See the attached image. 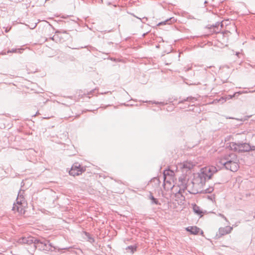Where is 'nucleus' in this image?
Masks as SVG:
<instances>
[{
	"label": "nucleus",
	"instance_id": "f257e3e1",
	"mask_svg": "<svg viewBox=\"0 0 255 255\" xmlns=\"http://www.w3.org/2000/svg\"><path fill=\"white\" fill-rule=\"evenodd\" d=\"M217 172V169L215 166L205 167L201 169L200 172L194 177L193 181H188L187 183H186V179H184L182 183L185 184L186 189H189L195 185H197L199 187L201 188L205 184L207 180L211 179L212 175Z\"/></svg>",
	"mask_w": 255,
	"mask_h": 255
},
{
	"label": "nucleus",
	"instance_id": "f03ea898",
	"mask_svg": "<svg viewBox=\"0 0 255 255\" xmlns=\"http://www.w3.org/2000/svg\"><path fill=\"white\" fill-rule=\"evenodd\" d=\"M238 158L237 155L231 153L224 155L223 157L218 159V162L223 165L226 169L232 171H236L238 168Z\"/></svg>",
	"mask_w": 255,
	"mask_h": 255
},
{
	"label": "nucleus",
	"instance_id": "7ed1b4c3",
	"mask_svg": "<svg viewBox=\"0 0 255 255\" xmlns=\"http://www.w3.org/2000/svg\"><path fill=\"white\" fill-rule=\"evenodd\" d=\"M231 150L238 152H248L255 150V146H251L247 143L231 142L228 146Z\"/></svg>",
	"mask_w": 255,
	"mask_h": 255
},
{
	"label": "nucleus",
	"instance_id": "20e7f679",
	"mask_svg": "<svg viewBox=\"0 0 255 255\" xmlns=\"http://www.w3.org/2000/svg\"><path fill=\"white\" fill-rule=\"evenodd\" d=\"M35 248H38L39 250L45 252H53L57 249V248L52 246L49 241L45 239H38L36 242Z\"/></svg>",
	"mask_w": 255,
	"mask_h": 255
},
{
	"label": "nucleus",
	"instance_id": "39448f33",
	"mask_svg": "<svg viewBox=\"0 0 255 255\" xmlns=\"http://www.w3.org/2000/svg\"><path fill=\"white\" fill-rule=\"evenodd\" d=\"M85 170V169L82 167L78 163H75L72 166L71 170L69 171V173L70 175L75 176L76 175H79L80 174H81Z\"/></svg>",
	"mask_w": 255,
	"mask_h": 255
},
{
	"label": "nucleus",
	"instance_id": "423d86ee",
	"mask_svg": "<svg viewBox=\"0 0 255 255\" xmlns=\"http://www.w3.org/2000/svg\"><path fill=\"white\" fill-rule=\"evenodd\" d=\"M193 166V163L189 161L184 162L180 165V168L182 169L183 173L190 171Z\"/></svg>",
	"mask_w": 255,
	"mask_h": 255
},
{
	"label": "nucleus",
	"instance_id": "0eeeda50",
	"mask_svg": "<svg viewBox=\"0 0 255 255\" xmlns=\"http://www.w3.org/2000/svg\"><path fill=\"white\" fill-rule=\"evenodd\" d=\"M233 229V228L230 226H226L224 228H220L219 229V234L220 236H222L225 235L230 233Z\"/></svg>",
	"mask_w": 255,
	"mask_h": 255
},
{
	"label": "nucleus",
	"instance_id": "6e6552de",
	"mask_svg": "<svg viewBox=\"0 0 255 255\" xmlns=\"http://www.w3.org/2000/svg\"><path fill=\"white\" fill-rule=\"evenodd\" d=\"M24 190H20L18 193L17 197L16 199L17 204H21L25 203V199L23 196Z\"/></svg>",
	"mask_w": 255,
	"mask_h": 255
},
{
	"label": "nucleus",
	"instance_id": "1a4fd4ad",
	"mask_svg": "<svg viewBox=\"0 0 255 255\" xmlns=\"http://www.w3.org/2000/svg\"><path fill=\"white\" fill-rule=\"evenodd\" d=\"M23 204H14L12 210L15 211H16L18 213L20 214H23L24 213V210L23 209Z\"/></svg>",
	"mask_w": 255,
	"mask_h": 255
},
{
	"label": "nucleus",
	"instance_id": "9d476101",
	"mask_svg": "<svg viewBox=\"0 0 255 255\" xmlns=\"http://www.w3.org/2000/svg\"><path fill=\"white\" fill-rule=\"evenodd\" d=\"M200 229L197 227H188L186 228V231L191 233V234L193 235L198 234L200 231Z\"/></svg>",
	"mask_w": 255,
	"mask_h": 255
},
{
	"label": "nucleus",
	"instance_id": "9b49d317",
	"mask_svg": "<svg viewBox=\"0 0 255 255\" xmlns=\"http://www.w3.org/2000/svg\"><path fill=\"white\" fill-rule=\"evenodd\" d=\"M193 210L195 214L198 215H200L201 217L202 216L203 212L201 210L200 208L197 205L194 204L193 205Z\"/></svg>",
	"mask_w": 255,
	"mask_h": 255
},
{
	"label": "nucleus",
	"instance_id": "f8f14e48",
	"mask_svg": "<svg viewBox=\"0 0 255 255\" xmlns=\"http://www.w3.org/2000/svg\"><path fill=\"white\" fill-rule=\"evenodd\" d=\"M174 172L173 170L171 169L165 170L163 172V176L165 178L166 176L173 177L174 176Z\"/></svg>",
	"mask_w": 255,
	"mask_h": 255
},
{
	"label": "nucleus",
	"instance_id": "ddd939ff",
	"mask_svg": "<svg viewBox=\"0 0 255 255\" xmlns=\"http://www.w3.org/2000/svg\"><path fill=\"white\" fill-rule=\"evenodd\" d=\"M38 239H36L34 237L29 236L28 237V241L27 244L28 245H31L33 244L34 246H35L36 245V242L37 241Z\"/></svg>",
	"mask_w": 255,
	"mask_h": 255
},
{
	"label": "nucleus",
	"instance_id": "4468645a",
	"mask_svg": "<svg viewBox=\"0 0 255 255\" xmlns=\"http://www.w3.org/2000/svg\"><path fill=\"white\" fill-rule=\"evenodd\" d=\"M176 21L174 17H171L169 19H166L163 22H160L158 25H161V24H170L171 23H172Z\"/></svg>",
	"mask_w": 255,
	"mask_h": 255
},
{
	"label": "nucleus",
	"instance_id": "2eb2a0df",
	"mask_svg": "<svg viewBox=\"0 0 255 255\" xmlns=\"http://www.w3.org/2000/svg\"><path fill=\"white\" fill-rule=\"evenodd\" d=\"M197 98L196 97H193L192 96L187 97L186 99H184V100H182L181 101V103H183L184 101H188L190 102L193 103L195 101H197Z\"/></svg>",
	"mask_w": 255,
	"mask_h": 255
},
{
	"label": "nucleus",
	"instance_id": "dca6fc26",
	"mask_svg": "<svg viewBox=\"0 0 255 255\" xmlns=\"http://www.w3.org/2000/svg\"><path fill=\"white\" fill-rule=\"evenodd\" d=\"M149 199L152 201V203L155 204L156 205L160 204L157 199L155 198L151 194H150L149 196Z\"/></svg>",
	"mask_w": 255,
	"mask_h": 255
},
{
	"label": "nucleus",
	"instance_id": "f3484780",
	"mask_svg": "<svg viewBox=\"0 0 255 255\" xmlns=\"http://www.w3.org/2000/svg\"><path fill=\"white\" fill-rule=\"evenodd\" d=\"M220 23H217L215 25H213V32L215 33H219L220 29H219V26L220 25Z\"/></svg>",
	"mask_w": 255,
	"mask_h": 255
},
{
	"label": "nucleus",
	"instance_id": "a211bd4d",
	"mask_svg": "<svg viewBox=\"0 0 255 255\" xmlns=\"http://www.w3.org/2000/svg\"><path fill=\"white\" fill-rule=\"evenodd\" d=\"M136 250V247L134 246H129L126 248V250H130V252L133 254Z\"/></svg>",
	"mask_w": 255,
	"mask_h": 255
},
{
	"label": "nucleus",
	"instance_id": "6ab92c4d",
	"mask_svg": "<svg viewBox=\"0 0 255 255\" xmlns=\"http://www.w3.org/2000/svg\"><path fill=\"white\" fill-rule=\"evenodd\" d=\"M21 49H12L7 51V53H21Z\"/></svg>",
	"mask_w": 255,
	"mask_h": 255
},
{
	"label": "nucleus",
	"instance_id": "aec40b11",
	"mask_svg": "<svg viewBox=\"0 0 255 255\" xmlns=\"http://www.w3.org/2000/svg\"><path fill=\"white\" fill-rule=\"evenodd\" d=\"M28 241V237H22L20 239V242L23 244H26L27 243Z\"/></svg>",
	"mask_w": 255,
	"mask_h": 255
},
{
	"label": "nucleus",
	"instance_id": "412c9836",
	"mask_svg": "<svg viewBox=\"0 0 255 255\" xmlns=\"http://www.w3.org/2000/svg\"><path fill=\"white\" fill-rule=\"evenodd\" d=\"M214 189L213 187H210L206 190V192L208 193H211L213 191Z\"/></svg>",
	"mask_w": 255,
	"mask_h": 255
},
{
	"label": "nucleus",
	"instance_id": "4be33fe9",
	"mask_svg": "<svg viewBox=\"0 0 255 255\" xmlns=\"http://www.w3.org/2000/svg\"><path fill=\"white\" fill-rule=\"evenodd\" d=\"M220 216L221 217H222L223 218H224L225 220L227 221V218H226V217H225L224 215H223V214H220Z\"/></svg>",
	"mask_w": 255,
	"mask_h": 255
},
{
	"label": "nucleus",
	"instance_id": "5701e85b",
	"mask_svg": "<svg viewBox=\"0 0 255 255\" xmlns=\"http://www.w3.org/2000/svg\"><path fill=\"white\" fill-rule=\"evenodd\" d=\"M176 196H181V197H182V195H181L179 193H178L176 195Z\"/></svg>",
	"mask_w": 255,
	"mask_h": 255
},
{
	"label": "nucleus",
	"instance_id": "b1692460",
	"mask_svg": "<svg viewBox=\"0 0 255 255\" xmlns=\"http://www.w3.org/2000/svg\"><path fill=\"white\" fill-rule=\"evenodd\" d=\"M65 249H67V248L61 249V250H65ZM58 251H60V250H61V249H58Z\"/></svg>",
	"mask_w": 255,
	"mask_h": 255
},
{
	"label": "nucleus",
	"instance_id": "393cba45",
	"mask_svg": "<svg viewBox=\"0 0 255 255\" xmlns=\"http://www.w3.org/2000/svg\"><path fill=\"white\" fill-rule=\"evenodd\" d=\"M145 103H147V102H147V101H145ZM148 102H149V103H152V102H151V101H149Z\"/></svg>",
	"mask_w": 255,
	"mask_h": 255
},
{
	"label": "nucleus",
	"instance_id": "a878e982",
	"mask_svg": "<svg viewBox=\"0 0 255 255\" xmlns=\"http://www.w3.org/2000/svg\"><path fill=\"white\" fill-rule=\"evenodd\" d=\"M76 171H77L76 170H74V171H73V172H75L76 173Z\"/></svg>",
	"mask_w": 255,
	"mask_h": 255
},
{
	"label": "nucleus",
	"instance_id": "bb28decb",
	"mask_svg": "<svg viewBox=\"0 0 255 255\" xmlns=\"http://www.w3.org/2000/svg\"><path fill=\"white\" fill-rule=\"evenodd\" d=\"M189 192L191 193H194L193 192H192L190 191H189Z\"/></svg>",
	"mask_w": 255,
	"mask_h": 255
},
{
	"label": "nucleus",
	"instance_id": "cd10ccee",
	"mask_svg": "<svg viewBox=\"0 0 255 255\" xmlns=\"http://www.w3.org/2000/svg\"><path fill=\"white\" fill-rule=\"evenodd\" d=\"M235 94H235L234 95H233V96L231 97V98H232V97H234V96H235Z\"/></svg>",
	"mask_w": 255,
	"mask_h": 255
}]
</instances>
